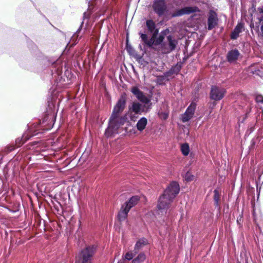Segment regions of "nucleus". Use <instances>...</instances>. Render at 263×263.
Returning <instances> with one entry per match:
<instances>
[{
	"instance_id": "36",
	"label": "nucleus",
	"mask_w": 263,
	"mask_h": 263,
	"mask_svg": "<svg viewBox=\"0 0 263 263\" xmlns=\"http://www.w3.org/2000/svg\"><path fill=\"white\" fill-rule=\"evenodd\" d=\"M139 48H140V49L141 50H142V51H143V49H142V46H141V45H139Z\"/></svg>"
},
{
	"instance_id": "24",
	"label": "nucleus",
	"mask_w": 263,
	"mask_h": 263,
	"mask_svg": "<svg viewBox=\"0 0 263 263\" xmlns=\"http://www.w3.org/2000/svg\"><path fill=\"white\" fill-rule=\"evenodd\" d=\"M137 254V253H135V252H134V250L133 251H129L125 254V255L124 256V259H123L122 260H120L118 263H124L125 259H126L128 260H130L133 258L134 256Z\"/></svg>"
},
{
	"instance_id": "28",
	"label": "nucleus",
	"mask_w": 263,
	"mask_h": 263,
	"mask_svg": "<svg viewBox=\"0 0 263 263\" xmlns=\"http://www.w3.org/2000/svg\"><path fill=\"white\" fill-rule=\"evenodd\" d=\"M165 34L162 31L161 33L156 37L155 41V45H159L163 42Z\"/></svg>"
},
{
	"instance_id": "11",
	"label": "nucleus",
	"mask_w": 263,
	"mask_h": 263,
	"mask_svg": "<svg viewBox=\"0 0 263 263\" xmlns=\"http://www.w3.org/2000/svg\"><path fill=\"white\" fill-rule=\"evenodd\" d=\"M218 20L216 13L213 11H210L208 19V30H211L217 26Z\"/></svg>"
},
{
	"instance_id": "16",
	"label": "nucleus",
	"mask_w": 263,
	"mask_h": 263,
	"mask_svg": "<svg viewBox=\"0 0 263 263\" xmlns=\"http://www.w3.org/2000/svg\"><path fill=\"white\" fill-rule=\"evenodd\" d=\"M240 55L239 51L237 49L231 50L227 54L228 61L230 63L235 62Z\"/></svg>"
},
{
	"instance_id": "3",
	"label": "nucleus",
	"mask_w": 263,
	"mask_h": 263,
	"mask_svg": "<svg viewBox=\"0 0 263 263\" xmlns=\"http://www.w3.org/2000/svg\"><path fill=\"white\" fill-rule=\"evenodd\" d=\"M97 250L95 245L86 246L80 252L77 258L78 263H92Z\"/></svg>"
},
{
	"instance_id": "12",
	"label": "nucleus",
	"mask_w": 263,
	"mask_h": 263,
	"mask_svg": "<svg viewBox=\"0 0 263 263\" xmlns=\"http://www.w3.org/2000/svg\"><path fill=\"white\" fill-rule=\"evenodd\" d=\"M182 154L184 156H189V162L187 164H191L193 162L194 154L193 152H191L189 145L186 143L182 144Z\"/></svg>"
},
{
	"instance_id": "9",
	"label": "nucleus",
	"mask_w": 263,
	"mask_h": 263,
	"mask_svg": "<svg viewBox=\"0 0 263 263\" xmlns=\"http://www.w3.org/2000/svg\"><path fill=\"white\" fill-rule=\"evenodd\" d=\"M139 34L144 46L152 48L154 45H155L156 38L158 34H152V36L149 40L146 34L140 31L139 32Z\"/></svg>"
},
{
	"instance_id": "1",
	"label": "nucleus",
	"mask_w": 263,
	"mask_h": 263,
	"mask_svg": "<svg viewBox=\"0 0 263 263\" xmlns=\"http://www.w3.org/2000/svg\"><path fill=\"white\" fill-rule=\"evenodd\" d=\"M126 94L123 93L114 106L112 113L109 118L108 126L105 131V137L108 138L113 137L115 134L118 133L120 127L127 121V114L121 115L126 107Z\"/></svg>"
},
{
	"instance_id": "20",
	"label": "nucleus",
	"mask_w": 263,
	"mask_h": 263,
	"mask_svg": "<svg viewBox=\"0 0 263 263\" xmlns=\"http://www.w3.org/2000/svg\"><path fill=\"white\" fill-rule=\"evenodd\" d=\"M243 28V24L241 23H238L232 32L231 35V39L233 40L237 39L239 36V33L242 31Z\"/></svg>"
},
{
	"instance_id": "4",
	"label": "nucleus",
	"mask_w": 263,
	"mask_h": 263,
	"mask_svg": "<svg viewBox=\"0 0 263 263\" xmlns=\"http://www.w3.org/2000/svg\"><path fill=\"white\" fill-rule=\"evenodd\" d=\"M139 200L138 196H133L122 205L118 214V219L120 221H123L126 219L130 210L137 204Z\"/></svg>"
},
{
	"instance_id": "5",
	"label": "nucleus",
	"mask_w": 263,
	"mask_h": 263,
	"mask_svg": "<svg viewBox=\"0 0 263 263\" xmlns=\"http://www.w3.org/2000/svg\"><path fill=\"white\" fill-rule=\"evenodd\" d=\"M63 64L60 60L54 61L51 65V71L53 79L57 82H65V78L62 76Z\"/></svg>"
},
{
	"instance_id": "39",
	"label": "nucleus",
	"mask_w": 263,
	"mask_h": 263,
	"mask_svg": "<svg viewBox=\"0 0 263 263\" xmlns=\"http://www.w3.org/2000/svg\"><path fill=\"white\" fill-rule=\"evenodd\" d=\"M85 15V13H84L83 20H84Z\"/></svg>"
},
{
	"instance_id": "32",
	"label": "nucleus",
	"mask_w": 263,
	"mask_h": 263,
	"mask_svg": "<svg viewBox=\"0 0 263 263\" xmlns=\"http://www.w3.org/2000/svg\"><path fill=\"white\" fill-rule=\"evenodd\" d=\"M255 100L257 103H263V96L260 95H257L255 98Z\"/></svg>"
},
{
	"instance_id": "15",
	"label": "nucleus",
	"mask_w": 263,
	"mask_h": 263,
	"mask_svg": "<svg viewBox=\"0 0 263 263\" xmlns=\"http://www.w3.org/2000/svg\"><path fill=\"white\" fill-rule=\"evenodd\" d=\"M36 134H32L31 135H29V133H24L21 138H18L15 140V146L17 147H19L21 146L26 141L29 140L30 138L32 136H35Z\"/></svg>"
},
{
	"instance_id": "21",
	"label": "nucleus",
	"mask_w": 263,
	"mask_h": 263,
	"mask_svg": "<svg viewBox=\"0 0 263 263\" xmlns=\"http://www.w3.org/2000/svg\"><path fill=\"white\" fill-rule=\"evenodd\" d=\"M147 124V119L145 117H141L137 122L136 124V127L137 129L140 131H143L146 127Z\"/></svg>"
},
{
	"instance_id": "30",
	"label": "nucleus",
	"mask_w": 263,
	"mask_h": 263,
	"mask_svg": "<svg viewBox=\"0 0 263 263\" xmlns=\"http://www.w3.org/2000/svg\"><path fill=\"white\" fill-rule=\"evenodd\" d=\"M195 176L191 172H187L184 176V180L186 182H190L194 180Z\"/></svg>"
},
{
	"instance_id": "2",
	"label": "nucleus",
	"mask_w": 263,
	"mask_h": 263,
	"mask_svg": "<svg viewBox=\"0 0 263 263\" xmlns=\"http://www.w3.org/2000/svg\"><path fill=\"white\" fill-rule=\"evenodd\" d=\"M180 187L179 184L176 181H172L164 190L163 193L158 199L157 208L161 212H165L170 207L177 195L179 193Z\"/></svg>"
},
{
	"instance_id": "40",
	"label": "nucleus",
	"mask_w": 263,
	"mask_h": 263,
	"mask_svg": "<svg viewBox=\"0 0 263 263\" xmlns=\"http://www.w3.org/2000/svg\"><path fill=\"white\" fill-rule=\"evenodd\" d=\"M180 147H181V143H179Z\"/></svg>"
},
{
	"instance_id": "10",
	"label": "nucleus",
	"mask_w": 263,
	"mask_h": 263,
	"mask_svg": "<svg viewBox=\"0 0 263 263\" xmlns=\"http://www.w3.org/2000/svg\"><path fill=\"white\" fill-rule=\"evenodd\" d=\"M196 107V104L192 102L187 108L184 114L182 115V121L187 122L193 117Z\"/></svg>"
},
{
	"instance_id": "22",
	"label": "nucleus",
	"mask_w": 263,
	"mask_h": 263,
	"mask_svg": "<svg viewBox=\"0 0 263 263\" xmlns=\"http://www.w3.org/2000/svg\"><path fill=\"white\" fill-rule=\"evenodd\" d=\"M146 259V256L144 253H141L132 260V263H144Z\"/></svg>"
},
{
	"instance_id": "26",
	"label": "nucleus",
	"mask_w": 263,
	"mask_h": 263,
	"mask_svg": "<svg viewBox=\"0 0 263 263\" xmlns=\"http://www.w3.org/2000/svg\"><path fill=\"white\" fill-rule=\"evenodd\" d=\"M126 51H127V52L130 55H135V54H136V53L135 50L134 49V48L132 47V46L129 44L128 40L127 38L126 39Z\"/></svg>"
},
{
	"instance_id": "17",
	"label": "nucleus",
	"mask_w": 263,
	"mask_h": 263,
	"mask_svg": "<svg viewBox=\"0 0 263 263\" xmlns=\"http://www.w3.org/2000/svg\"><path fill=\"white\" fill-rule=\"evenodd\" d=\"M129 109L137 115H141L144 111L141 104L137 102H133L132 106H129Z\"/></svg>"
},
{
	"instance_id": "31",
	"label": "nucleus",
	"mask_w": 263,
	"mask_h": 263,
	"mask_svg": "<svg viewBox=\"0 0 263 263\" xmlns=\"http://www.w3.org/2000/svg\"><path fill=\"white\" fill-rule=\"evenodd\" d=\"M15 147V145L14 146L13 145H9L5 147V151L6 153H8L13 151Z\"/></svg>"
},
{
	"instance_id": "6",
	"label": "nucleus",
	"mask_w": 263,
	"mask_h": 263,
	"mask_svg": "<svg viewBox=\"0 0 263 263\" xmlns=\"http://www.w3.org/2000/svg\"><path fill=\"white\" fill-rule=\"evenodd\" d=\"M152 7L154 12L159 16L163 15L167 9L165 0H154Z\"/></svg>"
},
{
	"instance_id": "19",
	"label": "nucleus",
	"mask_w": 263,
	"mask_h": 263,
	"mask_svg": "<svg viewBox=\"0 0 263 263\" xmlns=\"http://www.w3.org/2000/svg\"><path fill=\"white\" fill-rule=\"evenodd\" d=\"M84 24V22L82 21L79 28L77 29L76 32L73 34L71 37L72 41L74 42L75 44L78 42L79 39H80L84 33V32L81 33L82 27Z\"/></svg>"
},
{
	"instance_id": "23",
	"label": "nucleus",
	"mask_w": 263,
	"mask_h": 263,
	"mask_svg": "<svg viewBox=\"0 0 263 263\" xmlns=\"http://www.w3.org/2000/svg\"><path fill=\"white\" fill-rule=\"evenodd\" d=\"M168 41V46L171 51L174 50L176 46L177 42L175 40H173L172 36L169 35L167 36Z\"/></svg>"
},
{
	"instance_id": "41",
	"label": "nucleus",
	"mask_w": 263,
	"mask_h": 263,
	"mask_svg": "<svg viewBox=\"0 0 263 263\" xmlns=\"http://www.w3.org/2000/svg\"><path fill=\"white\" fill-rule=\"evenodd\" d=\"M181 160H182V161H184V159H183L182 158V159H181Z\"/></svg>"
},
{
	"instance_id": "33",
	"label": "nucleus",
	"mask_w": 263,
	"mask_h": 263,
	"mask_svg": "<svg viewBox=\"0 0 263 263\" xmlns=\"http://www.w3.org/2000/svg\"><path fill=\"white\" fill-rule=\"evenodd\" d=\"M3 182L2 180L0 178V193H2L3 191Z\"/></svg>"
},
{
	"instance_id": "14",
	"label": "nucleus",
	"mask_w": 263,
	"mask_h": 263,
	"mask_svg": "<svg viewBox=\"0 0 263 263\" xmlns=\"http://www.w3.org/2000/svg\"><path fill=\"white\" fill-rule=\"evenodd\" d=\"M146 26L148 31L151 34H158L159 29L157 28L156 25L152 20H147L146 21Z\"/></svg>"
},
{
	"instance_id": "35",
	"label": "nucleus",
	"mask_w": 263,
	"mask_h": 263,
	"mask_svg": "<svg viewBox=\"0 0 263 263\" xmlns=\"http://www.w3.org/2000/svg\"><path fill=\"white\" fill-rule=\"evenodd\" d=\"M260 12L263 13V6L259 10Z\"/></svg>"
},
{
	"instance_id": "38",
	"label": "nucleus",
	"mask_w": 263,
	"mask_h": 263,
	"mask_svg": "<svg viewBox=\"0 0 263 263\" xmlns=\"http://www.w3.org/2000/svg\"><path fill=\"white\" fill-rule=\"evenodd\" d=\"M167 118V114H165L164 116V118L165 119H166Z\"/></svg>"
},
{
	"instance_id": "7",
	"label": "nucleus",
	"mask_w": 263,
	"mask_h": 263,
	"mask_svg": "<svg viewBox=\"0 0 263 263\" xmlns=\"http://www.w3.org/2000/svg\"><path fill=\"white\" fill-rule=\"evenodd\" d=\"M226 92V89L217 86H212L210 91L211 99L215 101L221 100Z\"/></svg>"
},
{
	"instance_id": "37",
	"label": "nucleus",
	"mask_w": 263,
	"mask_h": 263,
	"mask_svg": "<svg viewBox=\"0 0 263 263\" xmlns=\"http://www.w3.org/2000/svg\"><path fill=\"white\" fill-rule=\"evenodd\" d=\"M260 30H261V32L263 33V25L261 26Z\"/></svg>"
},
{
	"instance_id": "8",
	"label": "nucleus",
	"mask_w": 263,
	"mask_h": 263,
	"mask_svg": "<svg viewBox=\"0 0 263 263\" xmlns=\"http://www.w3.org/2000/svg\"><path fill=\"white\" fill-rule=\"evenodd\" d=\"M130 91L140 102L144 104H148L150 102L151 99L147 97L137 86L132 87Z\"/></svg>"
},
{
	"instance_id": "29",
	"label": "nucleus",
	"mask_w": 263,
	"mask_h": 263,
	"mask_svg": "<svg viewBox=\"0 0 263 263\" xmlns=\"http://www.w3.org/2000/svg\"><path fill=\"white\" fill-rule=\"evenodd\" d=\"M220 198V195L217 190L214 191V201L216 206L219 205V200Z\"/></svg>"
},
{
	"instance_id": "43",
	"label": "nucleus",
	"mask_w": 263,
	"mask_h": 263,
	"mask_svg": "<svg viewBox=\"0 0 263 263\" xmlns=\"http://www.w3.org/2000/svg\"><path fill=\"white\" fill-rule=\"evenodd\" d=\"M187 134H189V130H187Z\"/></svg>"
},
{
	"instance_id": "25",
	"label": "nucleus",
	"mask_w": 263,
	"mask_h": 263,
	"mask_svg": "<svg viewBox=\"0 0 263 263\" xmlns=\"http://www.w3.org/2000/svg\"><path fill=\"white\" fill-rule=\"evenodd\" d=\"M173 76H174V74H173V73H172L171 70L170 69L169 70L163 73V76H162L161 77L158 78V80H165L168 81Z\"/></svg>"
},
{
	"instance_id": "42",
	"label": "nucleus",
	"mask_w": 263,
	"mask_h": 263,
	"mask_svg": "<svg viewBox=\"0 0 263 263\" xmlns=\"http://www.w3.org/2000/svg\"><path fill=\"white\" fill-rule=\"evenodd\" d=\"M16 212V211H12V212H13V213H14V212Z\"/></svg>"
},
{
	"instance_id": "34",
	"label": "nucleus",
	"mask_w": 263,
	"mask_h": 263,
	"mask_svg": "<svg viewBox=\"0 0 263 263\" xmlns=\"http://www.w3.org/2000/svg\"><path fill=\"white\" fill-rule=\"evenodd\" d=\"M176 15H177V16H180V15H181V9H178V10H177Z\"/></svg>"
},
{
	"instance_id": "27",
	"label": "nucleus",
	"mask_w": 263,
	"mask_h": 263,
	"mask_svg": "<svg viewBox=\"0 0 263 263\" xmlns=\"http://www.w3.org/2000/svg\"><path fill=\"white\" fill-rule=\"evenodd\" d=\"M181 69V62H178L177 64L171 68V72L174 75L177 74Z\"/></svg>"
},
{
	"instance_id": "18",
	"label": "nucleus",
	"mask_w": 263,
	"mask_h": 263,
	"mask_svg": "<svg viewBox=\"0 0 263 263\" xmlns=\"http://www.w3.org/2000/svg\"><path fill=\"white\" fill-rule=\"evenodd\" d=\"M147 243V240L144 238L139 239L136 243L134 249L135 253H138L142 248Z\"/></svg>"
},
{
	"instance_id": "13",
	"label": "nucleus",
	"mask_w": 263,
	"mask_h": 263,
	"mask_svg": "<svg viewBox=\"0 0 263 263\" xmlns=\"http://www.w3.org/2000/svg\"><path fill=\"white\" fill-rule=\"evenodd\" d=\"M191 13H195V15L200 16L202 15L201 11L197 7L189 6L182 8V14Z\"/></svg>"
}]
</instances>
